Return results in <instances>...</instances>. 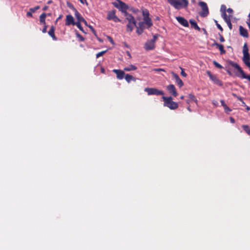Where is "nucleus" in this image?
I'll return each instance as SVG.
<instances>
[{
    "instance_id": "1",
    "label": "nucleus",
    "mask_w": 250,
    "mask_h": 250,
    "mask_svg": "<svg viewBox=\"0 0 250 250\" xmlns=\"http://www.w3.org/2000/svg\"><path fill=\"white\" fill-rule=\"evenodd\" d=\"M227 63L237 70V72L236 73V76L237 77L241 78V79H248L250 82V75H246L242 68L237 63L232 61L229 60L227 61Z\"/></svg>"
},
{
    "instance_id": "2",
    "label": "nucleus",
    "mask_w": 250,
    "mask_h": 250,
    "mask_svg": "<svg viewBox=\"0 0 250 250\" xmlns=\"http://www.w3.org/2000/svg\"><path fill=\"white\" fill-rule=\"evenodd\" d=\"M125 19L128 21V24L126 25V30L129 32H132L134 27L136 26V21L134 17L128 12H125Z\"/></svg>"
},
{
    "instance_id": "3",
    "label": "nucleus",
    "mask_w": 250,
    "mask_h": 250,
    "mask_svg": "<svg viewBox=\"0 0 250 250\" xmlns=\"http://www.w3.org/2000/svg\"><path fill=\"white\" fill-rule=\"evenodd\" d=\"M162 99L164 101V106L168 107L171 110H175L178 108V103L173 102L171 97L163 96Z\"/></svg>"
},
{
    "instance_id": "4",
    "label": "nucleus",
    "mask_w": 250,
    "mask_h": 250,
    "mask_svg": "<svg viewBox=\"0 0 250 250\" xmlns=\"http://www.w3.org/2000/svg\"><path fill=\"white\" fill-rule=\"evenodd\" d=\"M182 2H180L176 0H167V2L176 9H179L181 7H187L188 5V0H182Z\"/></svg>"
},
{
    "instance_id": "5",
    "label": "nucleus",
    "mask_w": 250,
    "mask_h": 250,
    "mask_svg": "<svg viewBox=\"0 0 250 250\" xmlns=\"http://www.w3.org/2000/svg\"><path fill=\"white\" fill-rule=\"evenodd\" d=\"M157 35H154L153 36V39L147 41L145 44V49L146 50H153L155 48V43L157 39Z\"/></svg>"
},
{
    "instance_id": "6",
    "label": "nucleus",
    "mask_w": 250,
    "mask_h": 250,
    "mask_svg": "<svg viewBox=\"0 0 250 250\" xmlns=\"http://www.w3.org/2000/svg\"><path fill=\"white\" fill-rule=\"evenodd\" d=\"M143 16H144L143 20L146 21V24L147 28H149L152 25V22L151 19L149 17V13L148 10L145 9L143 10Z\"/></svg>"
},
{
    "instance_id": "7",
    "label": "nucleus",
    "mask_w": 250,
    "mask_h": 250,
    "mask_svg": "<svg viewBox=\"0 0 250 250\" xmlns=\"http://www.w3.org/2000/svg\"><path fill=\"white\" fill-rule=\"evenodd\" d=\"M199 5L202 8V11L199 13L200 16L202 17H207L209 14L208 8L207 3L204 1H200Z\"/></svg>"
},
{
    "instance_id": "8",
    "label": "nucleus",
    "mask_w": 250,
    "mask_h": 250,
    "mask_svg": "<svg viewBox=\"0 0 250 250\" xmlns=\"http://www.w3.org/2000/svg\"><path fill=\"white\" fill-rule=\"evenodd\" d=\"M116 0L118 2L119 4L114 2L113 3L114 6L117 8L119 9V10L124 13L125 16V12H127L126 10L128 8V5L120 0Z\"/></svg>"
},
{
    "instance_id": "9",
    "label": "nucleus",
    "mask_w": 250,
    "mask_h": 250,
    "mask_svg": "<svg viewBox=\"0 0 250 250\" xmlns=\"http://www.w3.org/2000/svg\"><path fill=\"white\" fill-rule=\"evenodd\" d=\"M144 90L147 92L148 95H163L164 94L162 90H159L155 88L146 87Z\"/></svg>"
},
{
    "instance_id": "10",
    "label": "nucleus",
    "mask_w": 250,
    "mask_h": 250,
    "mask_svg": "<svg viewBox=\"0 0 250 250\" xmlns=\"http://www.w3.org/2000/svg\"><path fill=\"white\" fill-rule=\"evenodd\" d=\"M116 11L115 10L110 11L108 12L106 19L108 20H113L114 22H120L121 20L115 15Z\"/></svg>"
},
{
    "instance_id": "11",
    "label": "nucleus",
    "mask_w": 250,
    "mask_h": 250,
    "mask_svg": "<svg viewBox=\"0 0 250 250\" xmlns=\"http://www.w3.org/2000/svg\"><path fill=\"white\" fill-rule=\"evenodd\" d=\"M207 73L209 76V78L216 84L218 85L221 86L222 85V82L219 80L216 76L213 75L209 71H207Z\"/></svg>"
},
{
    "instance_id": "12",
    "label": "nucleus",
    "mask_w": 250,
    "mask_h": 250,
    "mask_svg": "<svg viewBox=\"0 0 250 250\" xmlns=\"http://www.w3.org/2000/svg\"><path fill=\"white\" fill-rule=\"evenodd\" d=\"M167 89L168 92L171 94L172 96L176 97L178 95V93L176 91L175 86L172 84H169L167 86Z\"/></svg>"
},
{
    "instance_id": "13",
    "label": "nucleus",
    "mask_w": 250,
    "mask_h": 250,
    "mask_svg": "<svg viewBox=\"0 0 250 250\" xmlns=\"http://www.w3.org/2000/svg\"><path fill=\"white\" fill-rule=\"evenodd\" d=\"M112 71L116 74L117 79L122 80L125 77V74L124 72V70L120 69H113Z\"/></svg>"
},
{
    "instance_id": "14",
    "label": "nucleus",
    "mask_w": 250,
    "mask_h": 250,
    "mask_svg": "<svg viewBox=\"0 0 250 250\" xmlns=\"http://www.w3.org/2000/svg\"><path fill=\"white\" fill-rule=\"evenodd\" d=\"M65 24L66 26H69L70 25H75V22L74 21V18L73 17V16L72 15H66Z\"/></svg>"
},
{
    "instance_id": "15",
    "label": "nucleus",
    "mask_w": 250,
    "mask_h": 250,
    "mask_svg": "<svg viewBox=\"0 0 250 250\" xmlns=\"http://www.w3.org/2000/svg\"><path fill=\"white\" fill-rule=\"evenodd\" d=\"M177 21L183 26L185 27H188L189 24L188 21L184 18L182 17H176Z\"/></svg>"
},
{
    "instance_id": "16",
    "label": "nucleus",
    "mask_w": 250,
    "mask_h": 250,
    "mask_svg": "<svg viewBox=\"0 0 250 250\" xmlns=\"http://www.w3.org/2000/svg\"><path fill=\"white\" fill-rule=\"evenodd\" d=\"M171 74H172L173 78H174L176 83H177V84L179 85V86L180 87H181L182 86H183L184 85V83L182 82V81L180 79L179 76L177 74L173 72H172L171 73Z\"/></svg>"
},
{
    "instance_id": "17",
    "label": "nucleus",
    "mask_w": 250,
    "mask_h": 250,
    "mask_svg": "<svg viewBox=\"0 0 250 250\" xmlns=\"http://www.w3.org/2000/svg\"><path fill=\"white\" fill-rule=\"evenodd\" d=\"M72 9L75 12V16L78 20V21L82 22V19H84L80 14V13L77 11V10L73 6H72Z\"/></svg>"
},
{
    "instance_id": "18",
    "label": "nucleus",
    "mask_w": 250,
    "mask_h": 250,
    "mask_svg": "<svg viewBox=\"0 0 250 250\" xmlns=\"http://www.w3.org/2000/svg\"><path fill=\"white\" fill-rule=\"evenodd\" d=\"M239 31H240V34L244 37H246V38H248L249 35H248V31L246 29L244 28L242 26L240 25L239 26Z\"/></svg>"
},
{
    "instance_id": "19",
    "label": "nucleus",
    "mask_w": 250,
    "mask_h": 250,
    "mask_svg": "<svg viewBox=\"0 0 250 250\" xmlns=\"http://www.w3.org/2000/svg\"><path fill=\"white\" fill-rule=\"evenodd\" d=\"M55 28L54 26H52L50 28V29H49L48 33V34L49 35V36H50L53 40L54 41H56L57 40V38L55 36Z\"/></svg>"
},
{
    "instance_id": "20",
    "label": "nucleus",
    "mask_w": 250,
    "mask_h": 250,
    "mask_svg": "<svg viewBox=\"0 0 250 250\" xmlns=\"http://www.w3.org/2000/svg\"><path fill=\"white\" fill-rule=\"evenodd\" d=\"M242 60L244 64L249 68L250 70V56L243 57Z\"/></svg>"
},
{
    "instance_id": "21",
    "label": "nucleus",
    "mask_w": 250,
    "mask_h": 250,
    "mask_svg": "<svg viewBox=\"0 0 250 250\" xmlns=\"http://www.w3.org/2000/svg\"><path fill=\"white\" fill-rule=\"evenodd\" d=\"M125 79L128 83H129L131 81H136V78L128 74H125Z\"/></svg>"
},
{
    "instance_id": "22",
    "label": "nucleus",
    "mask_w": 250,
    "mask_h": 250,
    "mask_svg": "<svg viewBox=\"0 0 250 250\" xmlns=\"http://www.w3.org/2000/svg\"><path fill=\"white\" fill-rule=\"evenodd\" d=\"M220 103L221 104V105L223 106L224 107V109L225 111V112L227 113H229L231 111V109H230L228 106L226 104L225 101L223 100H221L220 101Z\"/></svg>"
},
{
    "instance_id": "23",
    "label": "nucleus",
    "mask_w": 250,
    "mask_h": 250,
    "mask_svg": "<svg viewBox=\"0 0 250 250\" xmlns=\"http://www.w3.org/2000/svg\"><path fill=\"white\" fill-rule=\"evenodd\" d=\"M243 57L250 56V54L249 53V49H248V47L247 46V44L246 43H245L243 46Z\"/></svg>"
},
{
    "instance_id": "24",
    "label": "nucleus",
    "mask_w": 250,
    "mask_h": 250,
    "mask_svg": "<svg viewBox=\"0 0 250 250\" xmlns=\"http://www.w3.org/2000/svg\"><path fill=\"white\" fill-rule=\"evenodd\" d=\"M137 67L133 64H130L128 66L124 68V70L125 71H133L137 69Z\"/></svg>"
},
{
    "instance_id": "25",
    "label": "nucleus",
    "mask_w": 250,
    "mask_h": 250,
    "mask_svg": "<svg viewBox=\"0 0 250 250\" xmlns=\"http://www.w3.org/2000/svg\"><path fill=\"white\" fill-rule=\"evenodd\" d=\"M189 22L191 24V26L193 27L194 29L196 30H197L198 31L200 30V28L197 25L196 22L192 19H191L189 20Z\"/></svg>"
},
{
    "instance_id": "26",
    "label": "nucleus",
    "mask_w": 250,
    "mask_h": 250,
    "mask_svg": "<svg viewBox=\"0 0 250 250\" xmlns=\"http://www.w3.org/2000/svg\"><path fill=\"white\" fill-rule=\"evenodd\" d=\"M223 19L225 20V21L226 22V23H227L229 29L231 30L232 28V25L231 23L230 17L227 16V17L223 18Z\"/></svg>"
},
{
    "instance_id": "27",
    "label": "nucleus",
    "mask_w": 250,
    "mask_h": 250,
    "mask_svg": "<svg viewBox=\"0 0 250 250\" xmlns=\"http://www.w3.org/2000/svg\"><path fill=\"white\" fill-rule=\"evenodd\" d=\"M226 6L225 5H222L221 6V11L222 12V17L223 18L228 16L226 12Z\"/></svg>"
},
{
    "instance_id": "28",
    "label": "nucleus",
    "mask_w": 250,
    "mask_h": 250,
    "mask_svg": "<svg viewBox=\"0 0 250 250\" xmlns=\"http://www.w3.org/2000/svg\"><path fill=\"white\" fill-rule=\"evenodd\" d=\"M46 14L45 13H43L40 16V21L41 23L45 24V18Z\"/></svg>"
},
{
    "instance_id": "29",
    "label": "nucleus",
    "mask_w": 250,
    "mask_h": 250,
    "mask_svg": "<svg viewBox=\"0 0 250 250\" xmlns=\"http://www.w3.org/2000/svg\"><path fill=\"white\" fill-rule=\"evenodd\" d=\"M139 28H141L143 30H144L145 29L147 28L146 27V21H140L139 22L138 24L137 25Z\"/></svg>"
},
{
    "instance_id": "30",
    "label": "nucleus",
    "mask_w": 250,
    "mask_h": 250,
    "mask_svg": "<svg viewBox=\"0 0 250 250\" xmlns=\"http://www.w3.org/2000/svg\"><path fill=\"white\" fill-rule=\"evenodd\" d=\"M242 127L244 130L250 136V128L248 125H242Z\"/></svg>"
},
{
    "instance_id": "31",
    "label": "nucleus",
    "mask_w": 250,
    "mask_h": 250,
    "mask_svg": "<svg viewBox=\"0 0 250 250\" xmlns=\"http://www.w3.org/2000/svg\"><path fill=\"white\" fill-rule=\"evenodd\" d=\"M220 51V54L221 55L224 54L226 53V51L224 49V46L223 44H220V45L217 47Z\"/></svg>"
},
{
    "instance_id": "32",
    "label": "nucleus",
    "mask_w": 250,
    "mask_h": 250,
    "mask_svg": "<svg viewBox=\"0 0 250 250\" xmlns=\"http://www.w3.org/2000/svg\"><path fill=\"white\" fill-rule=\"evenodd\" d=\"M188 97L191 101H194L196 103H197V100L194 95L192 94H189Z\"/></svg>"
},
{
    "instance_id": "33",
    "label": "nucleus",
    "mask_w": 250,
    "mask_h": 250,
    "mask_svg": "<svg viewBox=\"0 0 250 250\" xmlns=\"http://www.w3.org/2000/svg\"><path fill=\"white\" fill-rule=\"evenodd\" d=\"M81 22L77 21L75 22V25L77 26V27L83 32L84 33V30L83 29V27L81 25V24L80 23Z\"/></svg>"
},
{
    "instance_id": "34",
    "label": "nucleus",
    "mask_w": 250,
    "mask_h": 250,
    "mask_svg": "<svg viewBox=\"0 0 250 250\" xmlns=\"http://www.w3.org/2000/svg\"><path fill=\"white\" fill-rule=\"evenodd\" d=\"M212 62L216 67L219 68V69L223 68V66L221 64H220L218 62H217L216 61H213Z\"/></svg>"
},
{
    "instance_id": "35",
    "label": "nucleus",
    "mask_w": 250,
    "mask_h": 250,
    "mask_svg": "<svg viewBox=\"0 0 250 250\" xmlns=\"http://www.w3.org/2000/svg\"><path fill=\"white\" fill-rule=\"evenodd\" d=\"M137 30H136V33L138 34V35H141L143 33L144 30L143 29H142L141 28H140L138 27V26L137 25H136V26H135Z\"/></svg>"
},
{
    "instance_id": "36",
    "label": "nucleus",
    "mask_w": 250,
    "mask_h": 250,
    "mask_svg": "<svg viewBox=\"0 0 250 250\" xmlns=\"http://www.w3.org/2000/svg\"><path fill=\"white\" fill-rule=\"evenodd\" d=\"M106 51H107V50H104V51H103L98 53L96 54V58H98L103 56L106 53Z\"/></svg>"
},
{
    "instance_id": "37",
    "label": "nucleus",
    "mask_w": 250,
    "mask_h": 250,
    "mask_svg": "<svg viewBox=\"0 0 250 250\" xmlns=\"http://www.w3.org/2000/svg\"><path fill=\"white\" fill-rule=\"evenodd\" d=\"M40 8V6H36L33 8H30L29 10L32 12L34 13L36 10H38Z\"/></svg>"
},
{
    "instance_id": "38",
    "label": "nucleus",
    "mask_w": 250,
    "mask_h": 250,
    "mask_svg": "<svg viewBox=\"0 0 250 250\" xmlns=\"http://www.w3.org/2000/svg\"><path fill=\"white\" fill-rule=\"evenodd\" d=\"M180 69H181V74L182 76L184 77H186L187 75V74L184 71V69L182 68V67H180Z\"/></svg>"
},
{
    "instance_id": "39",
    "label": "nucleus",
    "mask_w": 250,
    "mask_h": 250,
    "mask_svg": "<svg viewBox=\"0 0 250 250\" xmlns=\"http://www.w3.org/2000/svg\"><path fill=\"white\" fill-rule=\"evenodd\" d=\"M219 35L220 37V38H219L220 41L222 42H224L225 40V39L224 38V37H223V36L220 33H219Z\"/></svg>"
},
{
    "instance_id": "40",
    "label": "nucleus",
    "mask_w": 250,
    "mask_h": 250,
    "mask_svg": "<svg viewBox=\"0 0 250 250\" xmlns=\"http://www.w3.org/2000/svg\"><path fill=\"white\" fill-rule=\"evenodd\" d=\"M76 35L80 39L81 41H83L84 40V39L78 33H77Z\"/></svg>"
},
{
    "instance_id": "41",
    "label": "nucleus",
    "mask_w": 250,
    "mask_h": 250,
    "mask_svg": "<svg viewBox=\"0 0 250 250\" xmlns=\"http://www.w3.org/2000/svg\"><path fill=\"white\" fill-rule=\"evenodd\" d=\"M88 27L91 29V31L93 32V34H94L95 35L96 34V31L95 30V29L93 28V27H92V26L91 25H88Z\"/></svg>"
},
{
    "instance_id": "42",
    "label": "nucleus",
    "mask_w": 250,
    "mask_h": 250,
    "mask_svg": "<svg viewBox=\"0 0 250 250\" xmlns=\"http://www.w3.org/2000/svg\"><path fill=\"white\" fill-rule=\"evenodd\" d=\"M32 13L31 11L27 12L26 13V16L28 17H32Z\"/></svg>"
},
{
    "instance_id": "43",
    "label": "nucleus",
    "mask_w": 250,
    "mask_h": 250,
    "mask_svg": "<svg viewBox=\"0 0 250 250\" xmlns=\"http://www.w3.org/2000/svg\"><path fill=\"white\" fill-rule=\"evenodd\" d=\"M220 45V44H219L217 42L214 41V42L212 44V46H216L217 48Z\"/></svg>"
},
{
    "instance_id": "44",
    "label": "nucleus",
    "mask_w": 250,
    "mask_h": 250,
    "mask_svg": "<svg viewBox=\"0 0 250 250\" xmlns=\"http://www.w3.org/2000/svg\"><path fill=\"white\" fill-rule=\"evenodd\" d=\"M216 26L217 27V28L221 31H223V28L222 27V26L220 25V24H216Z\"/></svg>"
},
{
    "instance_id": "45",
    "label": "nucleus",
    "mask_w": 250,
    "mask_h": 250,
    "mask_svg": "<svg viewBox=\"0 0 250 250\" xmlns=\"http://www.w3.org/2000/svg\"><path fill=\"white\" fill-rule=\"evenodd\" d=\"M47 26L45 24H44V27L42 29V32L43 33H46L47 30Z\"/></svg>"
},
{
    "instance_id": "46",
    "label": "nucleus",
    "mask_w": 250,
    "mask_h": 250,
    "mask_svg": "<svg viewBox=\"0 0 250 250\" xmlns=\"http://www.w3.org/2000/svg\"><path fill=\"white\" fill-rule=\"evenodd\" d=\"M227 11L229 13L231 14L233 13V10L230 8H228L227 10Z\"/></svg>"
},
{
    "instance_id": "47",
    "label": "nucleus",
    "mask_w": 250,
    "mask_h": 250,
    "mask_svg": "<svg viewBox=\"0 0 250 250\" xmlns=\"http://www.w3.org/2000/svg\"><path fill=\"white\" fill-rule=\"evenodd\" d=\"M154 71H156V72H158V71H165L164 69H163L162 68H156V69H154Z\"/></svg>"
},
{
    "instance_id": "48",
    "label": "nucleus",
    "mask_w": 250,
    "mask_h": 250,
    "mask_svg": "<svg viewBox=\"0 0 250 250\" xmlns=\"http://www.w3.org/2000/svg\"><path fill=\"white\" fill-rule=\"evenodd\" d=\"M82 22H83L85 25L88 27L89 25L87 24V23L84 19H82Z\"/></svg>"
},
{
    "instance_id": "49",
    "label": "nucleus",
    "mask_w": 250,
    "mask_h": 250,
    "mask_svg": "<svg viewBox=\"0 0 250 250\" xmlns=\"http://www.w3.org/2000/svg\"><path fill=\"white\" fill-rule=\"evenodd\" d=\"M229 120H230V122H231V123L234 124V123H235V119H234L233 117H230L229 118Z\"/></svg>"
},
{
    "instance_id": "50",
    "label": "nucleus",
    "mask_w": 250,
    "mask_h": 250,
    "mask_svg": "<svg viewBox=\"0 0 250 250\" xmlns=\"http://www.w3.org/2000/svg\"><path fill=\"white\" fill-rule=\"evenodd\" d=\"M108 39H109V41L112 44H114V41L111 37L108 36Z\"/></svg>"
},
{
    "instance_id": "51",
    "label": "nucleus",
    "mask_w": 250,
    "mask_h": 250,
    "mask_svg": "<svg viewBox=\"0 0 250 250\" xmlns=\"http://www.w3.org/2000/svg\"><path fill=\"white\" fill-rule=\"evenodd\" d=\"M101 73H102L103 74L105 73V70L103 67H102L101 68Z\"/></svg>"
},
{
    "instance_id": "52",
    "label": "nucleus",
    "mask_w": 250,
    "mask_h": 250,
    "mask_svg": "<svg viewBox=\"0 0 250 250\" xmlns=\"http://www.w3.org/2000/svg\"><path fill=\"white\" fill-rule=\"evenodd\" d=\"M227 73H228L229 76H231V75H232V73H231V72L229 70H227Z\"/></svg>"
},
{
    "instance_id": "53",
    "label": "nucleus",
    "mask_w": 250,
    "mask_h": 250,
    "mask_svg": "<svg viewBox=\"0 0 250 250\" xmlns=\"http://www.w3.org/2000/svg\"><path fill=\"white\" fill-rule=\"evenodd\" d=\"M47 8H48V6H45L43 8L42 10H43V11H45V10H46L47 9Z\"/></svg>"
},
{
    "instance_id": "54",
    "label": "nucleus",
    "mask_w": 250,
    "mask_h": 250,
    "mask_svg": "<svg viewBox=\"0 0 250 250\" xmlns=\"http://www.w3.org/2000/svg\"><path fill=\"white\" fill-rule=\"evenodd\" d=\"M62 17V15H60L59 17L57 18L56 21H58V20H59L60 19H61Z\"/></svg>"
},
{
    "instance_id": "55",
    "label": "nucleus",
    "mask_w": 250,
    "mask_h": 250,
    "mask_svg": "<svg viewBox=\"0 0 250 250\" xmlns=\"http://www.w3.org/2000/svg\"><path fill=\"white\" fill-rule=\"evenodd\" d=\"M52 2H53V1H52V0H49V1L47 2V4H50L52 3Z\"/></svg>"
},
{
    "instance_id": "56",
    "label": "nucleus",
    "mask_w": 250,
    "mask_h": 250,
    "mask_svg": "<svg viewBox=\"0 0 250 250\" xmlns=\"http://www.w3.org/2000/svg\"><path fill=\"white\" fill-rule=\"evenodd\" d=\"M68 6H69V8H70L72 9V6H73V5L71 4H68Z\"/></svg>"
},
{
    "instance_id": "57",
    "label": "nucleus",
    "mask_w": 250,
    "mask_h": 250,
    "mask_svg": "<svg viewBox=\"0 0 250 250\" xmlns=\"http://www.w3.org/2000/svg\"><path fill=\"white\" fill-rule=\"evenodd\" d=\"M249 21H248L250 22V13L249 14Z\"/></svg>"
},
{
    "instance_id": "58",
    "label": "nucleus",
    "mask_w": 250,
    "mask_h": 250,
    "mask_svg": "<svg viewBox=\"0 0 250 250\" xmlns=\"http://www.w3.org/2000/svg\"><path fill=\"white\" fill-rule=\"evenodd\" d=\"M180 99H184V96H181L180 97Z\"/></svg>"
},
{
    "instance_id": "59",
    "label": "nucleus",
    "mask_w": 250,
    "mask_h": 250,
    "mask_svg": "<svg viewBox=\"0 0 250 250\" xmlns=\"http://www.w3.org/2000/svg\"><path fill=\"white\" fill-rule=\"evenodd\" d=\"M247 109L248 110H250V107H247Z\"/></svg>"
},
{
    "instance_id": "60",
    "label": "nucleus",
    "mask_w": 250,
    "mask_h": 250,
    "mask_svg": "<svg viewBox=\"0 0 250 250\" xmlns=\"http://www.w3.org/2000/svg\"><path fill=\"white\" fill-rule=\"evenodd\" d=\"M79 0L80 1V2H81L82 3H83V0Z\"/></svg>"
},
{
    "instance_id": "61",
    "label": "nucleus",
    "mask_w": 250,
    "mask_h": 250,
    "mask_svg": "<svg viewBox=\"0 0 250 250\" xmlns=\"http://www.w3.org/2000/svg\"><path fill=\"white\" fill-rule=\"evenodd\" d=\"M128 55L129 56V57L131 56L130 54L129 53V52H127Z\"/></svg>"
},
{
    "instance_id": "62",
    "label": "nucleus",
    "mask_w": 250,
    "mask_h": 250,
    "mask_svg": "<svg viewBox=\"0 0 250 250\" xmlns=\"http://www.w3.org/2000/svg\"><path fill=\"white\" fill-rule=\"evenodd\" d=\"M215 23H216V24H219V23L217 22V21H215Z\"/></svg>"
},
{
    "instance_id": "63",
    "label": "nucleus",
    "mask_w": 250,
    "mask_h": 250,
    "mask_svg": "<svg viewBox=\"0 0 250 250\" xmlns=\"http://www.w3.org/2000/svg\"><path fill=\"white\" fill-rule=\"evenodd\" d=\"M188 109L189 111H190V108H189V107L188 108Z\"/></svg>"
},
{
    "instance_id": "64",
    "label": "nucleus",
    "mask_w": 250,
    "mask_h": 250,
    "mask_svg": "<svg viewBox=\"0 0 250 250\" xmlns=\"http://www.w3.org/2000/svg\"><path fill=\"white\" fill-rule=\"evenodd\" d=\"M187 102L188 103H189V101H188V100L187 101Z\"/></svg>"
}]
</instances>
